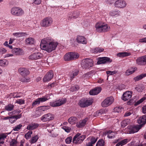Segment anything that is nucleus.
Here are the masks:
<instances>
[{
	"instance_id": "nucleus-12",
	"label": "nucleus",
	"mask_w": 146,
	"mask_h": 146,
	"mask_svg": "<svg viewBox=\"0 0 146 146\" xmlns=\"http://www.w3.org/2000/svg\"><path fill=\"white\" fill-rule=\"evenodd\" d=\"M132 95V92H131L127 91L123 93L121 97L122 99L124 101H129L127 104L130 105V100H131Z\"/></svg>"
},
{
	"instance_id": "nucleus-52",
	"label": "nucleus",
	"mask_w": 146,
	"mask_h": 146,
	"mask_svg": "<svg viewBox=\"0 0 146 146\" xmlns=\"http://www.w3.org/2000/svg\"><path fill=\"white\" fill-rule=\"evenodd\" d=\"M122 110V108L121 107H116L114 108V111L115 112L119 113L121 112Z\"/></svg>"
},
{
	"instance_id": "nucleus-61",
	"label": "nucleus",
	"mask_w": 146,
	"mask_h": 146,
	"mask_svg": "<svg viewBox=\"0 0 146 146\" xmlns=\"http://www.w3.org/2000/svg\"><path fill=\"white\" fill-rule=\"evenodd\" d=\"M25 102L24 100L22 99H21L18 100L16 102L18 104H19L20 105H21L24 104Z\"/></svg>"
},
{
	"instance_id": "nucleus-62",
	"label": "nucleus",
	"mask_w": 146,
	"mask_h": 146,
	"mask_svg": "<svg viewBox=\"0 0 146 146\" xmlns=\"http://www.w3.org/2000/svg\"><path fill=\"white\" fill-rule=\"evenodd\" d=\"M43 113L40 111L38 108H37V110L36 112V117H38L41 115Z\"/></svg>"
},
{
	"instance_id": "nucleus-15",
	"label": "nucleus",
	"mask_w": 146,
	"mask_h": 146,
	"mask_svg": "<svg viewBox=\"0 0 146 146\" xmlns=\"http://www.w3.org/2000/svg\"><path fill=\"white\" fill-rule=\"evenodd\" d=\"M136 64L140 66H144L146 64V55L137 58L136 60Z\"/></svg>"
},
{
	"instance_id": "nucleus-38",
	"label": "nucleus",
	"mask_w": 146,
	"mask_h": 146,
	"mask_svg": "<svg viewBox=\"0 0 146 146\" xmlns=\"http://www.w3.org/2000/svg\"><path fill=\"white\" fill-rule=\"evenodd\" d=\"M14 108L13 105L11 104H9L5 107V109L7 111H10L13 110Z\"/></svg>"
},
{
	"instance_id": "nucleus-8",
	"label": "nucleus",
	"mask_w": 146,
	"mask_h": 146,
	"mask_svg": "<svg viewBox=\"0 0 146 146\" xmlns=\"http://www.w3.org/2000/svg\"><path fill=\"white\" fill-rule=\"evenodd\" d=\"M115 7L120 9H123L125 8L127 3L124 0H117L114 3Z\"/></svg>"
},
{
	"instance_id": "nucleus-58",
	"label": "nucleus",
	"mask_w": 146,
	"mask_h": 146,
	"mask_svg": "<svg viewBox=\"0 0 146 146\" xmlns=\"http://www.w3.org/2000/svg\"><path fill=\"white\" fill-rule=\"evenodd\" d=\"M79 89L78 86H73L71 87L70 88V90L72 92H74L78 90Z\"/></svg>"
},
{
	"instance_id": "nucleus-20",
	"label": "nucleus",
	"mask_w": 146,
	"mask_h": 146,
	"mask_svg": "<svg viewBox=\"0 0 146 146\" xmlns=\"http://www.w3.org/2000/svg\"><path fill=\"white\" fill-rule=\"evenodd\" d=\"M19 72L22 76H25L28 75L29 73L28 70L25 68H20L19 69Z\"/></svg>"
},
{
	"instance_id": "nucleus-59",
	"label": "nucleus",
	"mask_w": 146,
	"mask_h": 146,
	"mask_svg": "<svg viewBox=\"0 0 146 146\" xmlns=\"http://www.w3.org/2000/svg\"><path fill=\"white\" fill-rule=\"evenodd\" d=\"M72 137L70 136L68 137L65 140L66 142V143H70L72 141Z\"/></svg>"
},
{
	"instance_id": "nucleus-30",
	"label": "nucleus",
	"mask_w": 146,
	"mask_h": 146,
	"mask_svg": "<svg viewBox=\"0 0 146 146\" xmlns=\"http://www.w3.org/2000/svg\"><path fill=\"white\" fill-rule=\"evenodd\" d=\"M77 120V118L74 117H70L68 120L69 123L72 125L75 124Z\"/></svg>"
},
{
	"instance_id": "nucleus-24",
	"label": "nucleus",
	"mask_w": 146,
	"mask_h": 146,
	"mask_svg": "<svg viewBox=\"0 0 146 146\" xmlns=\"http://www.w3.org/2000/svg\"><path fill=\"white\" fill-rule=\"evenodd\" d=\"M139 124H141V125H144L146 123V115H144L140 117L137 120Z\"/></svg>"
},
{
	"instance_id": "nucleus-29",
	"label": "nucleus",
	"mask_w": 146,
	"mask_h": 146,
	"mask_svg": "<svg viewBox=\"0 0 146 146\" xmlns=\"http://www.w3.org/2000/svg\"><path fill=\"white\" fill-rule=\"evenodd\" d=\"M97 140V138L92 137L90 139V141L87 143L86 146H93V145L96 143Z\"/></svg>"
},
{
	"instance_id": "nucleus-41",
	"label": "nucleus",
	"mask_w": 146,
	"mask_h": 146,
	"mask_svg": "<svg viewBox=\"0 0 146 146\" xmlns=\"http://www.w3.org/2000/svg\"><path fill=\"white\" fill-rule=\"evenodd\" d=\"M38 108L40 111H41L43 113V111H46L49 109V106H42L39 107Z\"/></svg>"
},
{
	"instance_id": "nucleus-37",
	"label": "nucleus",
	"mask_w": 146,
	"mask_h": 146,
	"mask_svg": "<svg viewBox=\"0 0 146 146\" xmlns=\"http://www.w3.org/2000/svg\"><path fill=\"white\" fill-rule=\"evenodd\" d=\"M78 73V71L77 70H75L74 71L70 73V77L71 80L74 78V77L77 76Z\"/></svg>"
},
{
	"instance_id": "nucleus-14",
	"label": "nucleus",
	"mask_w": 146,
	"mask_h": 146,
	"mask_svg": "<svg viewBox=\"0 0 146 146\" xmlns=\"http://www.w3.org/2000/svg\"><path fill=\"white\" fill-rule=\"evenodd\" d=\"M54 117V115L50 113H48L42 115L41 117L40 120L43 122H46L53 120Z\"/></svg>"
},
{
	"instance_id": "nucleus-57",
	"label": "nucleus",
	"mask_w": 146,
	"mask_h": 146,
	"mask_svg": "<svg viewBox=\"0 0 146 146\" xmlns=\"http://www.w3.org/2000/svg\"><path fill=\"white\" fill-rule=\"evenodd\" d=\"M40 102L39 99L38 98L36 99V100L33 102L32 104V106H33L34 107L36 105L39 104Z\"/></svg>"
},
{
	"instance_id": "nucleus-36",
	"label": "nucleus",
	"mask_w": 146,
	"mask_h": 146,
	"mask_svg": "<svg viewBox=\"0 0 146 146\" xmlns=\"http://www.w3.org/2000/svg\"><path fill=\"white\" fill-rule=\"evenodd\" d=\"M26 43L27 44H31L35 42V40L33 38L29 37L25 40Z\"/></svg>"
},
{
	"instance_id": "nucleus-26",
	"label": "nucleus",
	"mask_w": 146,
	"mask_h": 146,
	"mask_svg": "<svg viewBox=\"0 0 146 146\" xmlns=\"http://www.w3.org/2000/svg\"><path fill=\"white\" fill-rule=\"evenodd\" d=\"M38 126V124L36 123H33L28 125L27 127V129L29 130H33L36 129Z\"/></svg>"
},
{
	"instance_id": "nucleus-60",
	"label": "nucleus",
	"mask_w": 146,
	"mask_h": 146,
	"mask_svg": "<svg viewBox=\"0 0 146 146\" xmlns=\"http://www.w3.org/2000/svg\"><path fill=\"white\" fill-rule=\"evenodd\" d=\"M117 73V71H108L106 72V73L108 75H113L114 74H115Z\"/></svg>"
},
{
	"instance_id": "nucleus-10",
	"label": "nucleus",
	"mask_w": 146,
	"mask_h": 146,
	"mask_svg": "<svg viewBox=\"0 0 146 146\" xmlns=\"http://www.w3.org/2000/svg\"><path fill=\"white\" fill-rule=\"evenodd\" d=\"M93 102L92 100L82 99L80 100L79 105L81 107H86L91 105Z\"/></svg>"
},
{
	"instance_id": "nucleus-44",
	"label": "nucleus",
	"mask_w": 146,
	"mask_h": 146,
	"mask_svg": "<svg viewBox=\"0 0 146 146\" xmlns=\"http://www.w3.org/2000/svg\"><path fill=\"white\" fill-rule=\"evenodd\" d=\"M46 129L50 133L53 129H55L54 126L52 125V124H48L47 125Z\"/></svg>"
},
{
	"instance_id": "nucleus-4",
	"label": "nucleus",
	"mask_w": 146,
	"mask_h": 146,
	"mask_svg": "<svg viewBox=\"0 0 146 146\" xmlns=\"http://www.w3.org/2000/svg\"><path fill=\"white\" fill-rule=\"evenodd\" d=\"M79 55L76 52H70L65 54L64 56V59L66 61H69L78 58Z\"/></svg>"
},
{
	"instance_id": "nucleus-63",
	"label": "nucleus",
	"mask_w": 146,
	"mask_h": 146,
	"mask_svg": "<svg viewBox=\"0 0 146 146\" xmlns=\"http://www.w3.org/2000/svg\"><path fill=\"white\" fill-rule=\"evenodd\" d=\"M135 89L138 91L141 92L143 89L141 86H137L135 88Z\"/></svg>"
},
{
	"instance_id": "nucleus-1",
	"label": "nucleus",
	"mask_w": 146,
	"mask_h": 146,
	"mask_svg": "<svg viewBox=\"0 0 146 146\" xmlns=\"http://www.w3.org/2000/svg\"><path fill=\"white\" fill-rule=\"evenodd\" d=\"M58 45V42L53 39L47 37L41 40L40 47L42 49L50 53L56 49Z\"/></svg>"
},
{
	"instance_id": "nucleus-51",
	"label": "nucleus",
	"mask_w": 146,
	"mask_h": 146,
	"mask_svg": "<svg viewBox=\"0 0 146 146\" xmlns=\"http://www.w3.org/2000/svg\"><path fill=\"white\" fill-rule=\"evenodd\" d=\"M104 142L103 139L100 140L97 142L96 146H104Z\"/></svg>"
},
{
	"instance_id": "nucleus-64",
	"label": "nucleus",
	"mask_w": 146,
	"mask_h": 146,
	"mask_svg": "<svg viewBox=\"0 0 146 146\" xmlns=\"http://www.w3.org/2000/svg\"><path fill=\"white\" fill-rule=\"evenodd\" d=\"M7 51V50L3 48H0V54H3L5 53Z\"/></svg>"
},
{
	"instance_id": "nucleus-50",
	"label": "nucleus",
	"mask_w": 146,
	"mask_h": 146,
	"mask_svg": "<svg viewBox=\"0 0 146 146\" xmlns=\"http://www.w3.org/2000/svg\"><path fill=\"white\" fill-rule=\"evenodd\" d=\"M38 138V137L37 135L31 138V140L30 143H35L37 141Z\"/></svg>"
},
{
	"instance_id": "nucleus-25",
	"label": "nucleus",
	"mask_w": 146,
	"mask_h": 146,
	"mask_svg": "<svg viewBox=\"0 0 146 146\" xmlns=\"http://www.w3.org/2000/svg\"><path fill=\"white\" fill-rule=\"evenodd\" d=\"M88 119L86 118L83 120L80 121L79 122H77L76 123V126L78 127H83L85 125Z\"/></svg>"
},
{
	"instance_id": "nucleus-34",
	"label": "nucleus",
	"mask_w": 146,
	"mask_h": 146,
	"mask_svg": "<svg viewBox=\"0 0 146 146\" xmlns=\"http://www.w3.org/2000/svg\"><path fill=\"white\" fill-rule=\"evenodd\" d=\"M104 50V49L103 48L98 47L95 48L94 49H92V52L93 53H100L103 52Z\"/></svg>"
},
{
	"instance_id": "nucleus-9",
	"label": "nucleus",
	"mask_w": 146,
	"mask_h": 146,
	"mask_svg": "<svg viewBox=\"0 0 146 146\" xmlns=\"http://www.w3.org/2000/svg\"><path fill=\"white\" fill-rule=\"evenodd\" d=\"M52 22V19L50 17H46L43 19L40 23L41 26L47 27L50 26Z\"/></svg>"
},
{
	"instance_id": "nucleus-11",
	"label": "nucleus",
	"mask_w": 146,
	"mask_h": 146,
	"mask_svg": "<svg viewBox=\"0 0 146 146\" xmlns=\"http://www.w3.org/2000/svg\"><path fill=\"white\" fill-rule=\"evenodd\" d=\"M141 125H136L131 126L128 127V132L127 133L132 134L137 132L141 128Z\"/></svg>"
},
{
	"instance_id": "nucleus-13",
	"label": "nucleus",
	"mask_w": 146,
	"mask_h": 146,
	"mask_svg": "<svg viewBox=\"0 0 146 146\" xmlns=\"http://www.w3.org/2000/svg\"><path fill=\"white\" fill-rule=\"evenodd\" d=\"M114 100V99L112 97L107 98L102 102V106L103 107H107L111 105Z\"/></svg>"
},
{
	"instance_id": "nucleus-3",
	"label": "nucleus",
	"mask_w": 146,
	"mask_h": 146,
	"mask_svg": "<svg viewBox=\"0 0 146 146\" xmlns=\"http://www.w3.org/2000/svg\"><path fill=\"white\" fill-rule=\"evenodd\" d=\"M11 14L16 16H21L24 14V11L21 8L15 7L12 8L11 10Z\"/></svg>"
},
{
	"instance_id": "nucleus-21",
	"label": "nucleus",
	"mask_w": 146,
	"mask_h": 146,
	"mask_svg": "<svg viewBox=\"0 0 146 146\" xmlns=\"http://www.w3.org/2000/svg\"><path fill=\"white\" fill-rule=\"evenodd\" d=\"M76 40L77 42L78 43H81L84 44H86L87 42L86 39L84 36H78Z\"/></svg>"
},
{
	"instance_id": "nucleus-43",
	"label": "nucleus",
	"mask_w": 146,
	"mask_h": 146,
	"mask_svg": "<svg viewBox=\"0 0 146 146\" xmlns=\"http://www.w3.org/2000/svg\"><path fill=\"white\" fill-rule=\"evenodd\" d=\"M25 33L23 32L15 33H13V35L17 37H21L25 35Z\"/></svg>"
},
{
	"instance_id": "nucleus-17",
	"label": "nucleus",
	"mask_w": 146,
	"mask_h": 146,
	"mask_svg": "<svg viewBox=\"0 0 146 146\" xmlns=\"http://www.w3.org/2000/svg\"><path fill=\"white\" fill-rule=\"evenodd\" d=\"M54 76L53 73L52 71L48 72L43 79V81L46 82L49 81Z\"/></svg>"
},
{
	"instance_id": "nucleus-49",
	"label": "nucleus",
	"mask_w": 146,
	"mask_h": 146,
	"mask_svg": "<svg viewBox=\"0 0 146 146\" xmlns=\"http://www.w3.org/2000/svg\"><path fill=\"white\" fill-rule=\"evenodd\" d=\"M104 112V111L103 110H100L99 111H96V112L95 113L94 115L95 117H97L98 115H102L103 114Z\"/></svg>"
},
{
	"instance_id": "nucleus-33",
	"label": "nucleus",
	"mask_w": 146,
	"mask_h": 146,
	"mask_svg": "<svg viewBox=\"0 0 146 146\" xmlns=\"http://www.w3.org/2000/svg\"><path fill=\"white\" fill-rule=\"evenodd\" d=\"M50 133H51V136L53 137H56L58 135L59 130L58 129H54Z\"/></svg>"
},
{
	"instance_id": "nucleus-28",
	"label": "nucleus",
	"mask_w": 146,
	"mask_h": 146,
	"mask_svg": "<svg viewBox=\"0 0 146 146\" xmlns=\"http://www.w3.org/2000/svg\"><path fill=\"white\" fill-rule=\"evenodd\" d=\"M12 52L14 53L17 55H20L22 54L23 51L22 50L18 48H15L13 49Z\"/></svg>"
},
{
	"instance_id": "nucleus-6",
	"label": "nucleus",
	"mask_w": 146,
	"mask_h": 146,
	"mask_svg": "<svg viewBox=\"0 0 146 146\" xmlns=\"http://www.w3.org/2000/svg\"><path fill=\"white\" fill-rule=\"evenodd\" d=\"M66 101V99L65 98L53 101L50 102V105L52 107L59 106L65 104Z\"/></svg>"
},
{
	"instance_id": "nucleus-27",
	"label": "nucleus",
	"mask_w": 146,
	"mask_h": 146,
	"mask_svg": "<svg viewBox=\"0 0 146 146\" xmlns=\"http://www.w3.org/2000/svg\"><path fill=\"white\" fill-rule=\"evenodd\" d=\"M136 67H131L127 70L125 72V74L127 76H129L137 70Z\"/></svg>"
},
{
	"instance_id": "nucleus-40",
	"label": "nucleus",
	"mask_w": 146,
	"mask_h": 146,
	"mask_svg": "<svg viewBox=\"0 0 146 146\" xmlns=\"http://www.w3.org/2000/svg\"><path fill=\"white\" fill-rule=\"evenodd\" d=\"M115 133L109 130L106 132V134L108 135V137L109 138H112L114 137Z\"/></svg>"
},
{
	"instance_id": "nucleus-32",
	"label": "nucleus",
	"mask_w": 146,
	"mask_h": 146,
	"mask_svg": "<svg viewBox=\"0 0 146 146\" xmlns=\"http://www.w3.org/2000/svg\"><path fill=\"white\" fill-rule=\"evenodd\" d=\"M145 77H146V73L142 74L134 77L133 79L135 82H136L141 79Z\"/></svg>"
},
{
	"instance_id": "nucleus-53",
	"label": "nucleus",
	"mask_w": 146,
	"mask_h": 146,
	"mask_svg": "<svg viewBox=\"0 0 146 146\" xmlns=\"http://www.w3.org/2000/svg\"><path fill=\"white\" fill-rule=\"evenodd\" d=\"M62 128L64 130V131L68 133L70 132L71 129L70 127H66V126H63L62 127Z\"/></svg>"
},
{
	"instance_id": "nucleus-55",
	"label": "nucleus",
	"mask_w": 146,
	"mask_h": 146,
	"mask_svg": "<svg viewBox=\"0 0 146 146\" xmlns=\"http://www.w3.org/2000/svg\"><path fill=\"white\" fill-rule=\"evenodd\" d=\"M32 133V131H28L25 135V137L27 139H29L31 137V135Z\"/></svg>"
},
{
	"instance_id": "nucleus-42",
	"label": "nucleus",
	"mask_w": 146,
	"mask_h": 146,
	"mask_svg": "<svg viewBox=\"0 0 146 146\" xmlns=\"http://www.w3.org/2000/svg\"><path fill=\"white\" fill-rule=\"evenodd\" d=\"M10 133H0V140H4L6 138L7 135Z\"/></svg>"
},
{
	"instance_id": "nucleus-35",
	"label": "nucleus",
	"mask_w": 146,
	"mask_h": 146,
	"mask_svg": "<svg viewBox=\"0 0 146 146\" xmlns=\"http://www.w3.org/2000/svg\"><path fill=\"white\" fill-rule=\"evenodd\" d=\"M129 141L127 139H124L119 142L115 146H119L120 145L122 146L126 144Z\"/></svg>"
},
{
	"instance_id": "nucleus-19",
	"label": "nucleus",
	"mask_w": 146,
	"mask_h": 146,
	"mask_svg": "<svg viewBox=\"0 0 146 146\" xmlns=\"http://www.w3.org/2000/svg\"><path fill=\"white\" fill-rule=\"evenodd\" d=\"M21 114H20L18 115H15L10 116L9 121L11 123H13L18 119L20 118L21 117Z\"/></svg>"
},
{
	"instance_id": "nucleus-46",
	"label": "nucleus",
	"mask_w": 146,
	"mask_h": 146,
	"mask_svg": "<svg viewBox=\"0 0 146 146\" xmlns=\"http://www.w3.org/2000/svg\"><path fill=\"white\" fill-rule=\"evenodd\" d=\"M22 126V125L21 124H20L14 127L13 128V130L15 131H18L21 129Z\"/></svg>"
},
{
	"instance_id": "nucleus-48",
	"label": "nucleus",
	"mask_w": 146,
	"mask_h": 146,
	"mask_svg": "<svg viewBox=\"0 0 146 146\" xmlns=\"http://www.w3.org/2000/svg\"><path fill=\"white\" fill-rule=\"evenodd\" d=\"M8 64V62L6 60H0V65L5 66Z\"/></svg>"
},
{
	"instance_id": "nucleus-31",
	"label": "nucleus",
	"mask_w": 146,
	"mask_h": 146,
	"mask_svg": "<svg viewBox=\"0 0 146 146\" xmlns=\"http://www.w3.org/2000/svg\"><path fill=\"white\" fill-rule=\"evenodd\" d=\"M131 54L129 52H124L119 53L117 54V56L120 57H124L130 56Z\"/></svg>"
},
{
	"instance_id": "nucleus-54",
	"label": "nucleus",
	"mask_w": 146,
	"mask_h": 146,
	"mask_svg": "<svg viewBox=\"0 0 146 146\" xmlns=\"http://www.w3.org/2000/svg\"><path fill=\"white\" fill-rule=\"evenodd\" d=\"M94 71L93 70L91 71L90 72L86 73L85 74V77L86 78L90 77L94 73Z\"/></svg>"
},
{
	"instance_id": "nucleus-5",
	"label": "nucleus",
	"mask_w": 146,
	"mask_h": 146,
	"mask_svg": "<svg viewBox=\"0 0 146 146\" xmlns=\"http://www.w3.org/2000/svg\"><path fill=\"white\" fill-rule=\"evenodd\" d=\"M81 65L83 68H89L93 66V62L91 59L86 58L82 60Z\"/></svg>"
},
{
	"instance_id": "nucleus-39",
	"label": "nucleus",
	"mask_w": 146,
	"mask_h": 146,
	"mask_svg": "<svg viewBox=\"0 0 146 146\" xmlns=\"http://www.w3.org/2000/svg\"><path fill=\"white\" fill-rule=\"evenodd\" d=\"M130 122L129 119H127L123 121L121 123V125L123 127H124Z\"/></svg>"
},
{
	"instance_id": "nucleus-23",
	"label": "nucleus",
	"mask_w": 146,
	"mask_h": 146,
	"mask_svg": "<svg viewBox=\"0 0 146 146\" xmlns=\"http://www.w3.org/2000/svg\"><path fill=\"white\" fill-rule=\"evenodd\" d=\"M101 90V88L99 87H96L91 90L89 93L90 95H95L99 94Z\"/></svg>"
},
{
	"instance_id": "nucleus-47",
	"label": "nucleus",
	"mask_w": 146,
	"mask_h": 146,
	"mask_svg": "<svg viewBox=\"0 0 146 146\" xmlns=\"http://www.w3.org/2000/svg\"><path fill=\"white\" fill-rule=\"evenodd\" d=\"M39 100L40 102H43L46 101L49 98L47 96H43L42 98H39Z\"/></svg>"
},
{
	"instance_id": "nucleus-18",
	"label": "nucleus",
	"mask_w": 146,
	"mask_h": 146,
	"mask_svg": "<svg viewBox=\"0 0 146 146\" xmlns=\"http://www.w3.org/2000/svg\"><path fill=\"white\" fill-rule=\"evenodd\" d=\"M98 59L97 64H104L108 62H111L112 61V60L110 58L105 57L98 58Z\"/></svg>"
},
{
	"instance_id": "nucleus-16",
	"label": "nucleus",
	"mask_w": 146,
	"mask_h": 146,
	"mask_svg": "<svg viewBox=\"0 0 146 146\" xmlns=\"http://www.w3.org/2000/svg\"><path fill=\"white\" fill-rule=\"evenodd\" d=\"M43 56V55L39 52L34 53L30 55L29 58V59L32 60H36L41 58Z\"/></svg>"
},
{
	"instance_id": "nucleus-45",
	"label": "nucleus",
	"mask_w": 146,
	"mask_h": 146,
	"mask_svg": "<svg viewBox=\"0 0 146 146\" xmlns=\"http://www.w3.org/2000/svg\"><path fill=\"white\" fill-rule=\"evenodd\" d=\"M146 99V97H144L138 101L135 102V105L137 106L141 103L144 100Z\"/></svg>"
},
{
	"instance_id": "nucleus-56",
	"label": "nucleus",
	"mask_w": 146,
	"mask_h": 146,
	"mask_svg": "<svg viewBox=\"0 0 146 146\" xmlns=\"http://www.w3.org/2000/svg\"><path fill=\"white\" fill-rule=\"evenodd\" d=\"M20 80L23 82H28L30 81V79L29 78H27L25 77H23L20 79Z\"/></svg>"
},
{
	"instance_id": "nucleus-22",
	"label": "nucleus",
	"mask_w": 146,
	"mask_h": 146,
	"mask_svg": "<svg viewBox=\"0 0 146 146\" xmlns=\"http://www.w3.org/2000/svg\"><path fill=\"white\" fill-rule=\"evenodd\" d=\"M120 11L117 10H114L111 11L109 13L110 15L113 17H116L120 15Z\"/></svg>"
},
{
	"instance_id": "nucleus-2",
	"label": "nucleus",
	"mask_w": 146,
	"mask_h": 146,
	"mask_svg": "<svg viewBox=\"0 0 146 146\" xmlns=\"http://www.w3.org/2000/svg\"><path fill=\"white\" fill-rule=\"evenodd\" d=\"M96 32L101 33L110 31V28L108 24L102 22L96 23L95 26Z\"/></svg>"
},
{
	"instance_id": "nucleus-7",
	"label": "nucleus",
	"mask_w": 146,
	"mask_h": 146,
	"mask_svg": "<svg viewBox=\"0 0 146 146\" xmlns=\"http://www.w3.org/2000/svg\"><path fill=\"white\" fill-rule=\"evenodd\" d=\"M80 134L77 133L74 137L72 142L74 143L79 144L81 143L85 138V136L82 135L80 136Z\"/></svg>"
}]
</instances>
